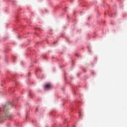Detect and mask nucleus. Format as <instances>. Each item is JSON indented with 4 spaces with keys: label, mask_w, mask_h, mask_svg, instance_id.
Masks as SVG:
<instances>
[{
    "label": "nucleus",
    "mask_w": 127,
    "mask_h": 127,
    "mask_svg": "<svg viewBox=\"0 0 127 127\" xmlns=\"http://www.w3.org/2000/svg\"><path fill=\"white\" fill-rule=\"evenodd\" d=\"M36 111H37V109H36Z\"/></svg>",
    "instance_id": "5"
},
{
    "label": "nucleus",
    "mask_w": 127,
    "mask_h": 127,
    "mask_svg": "<svg viewBox=\"0 0 127 127\" xmlns=\"http://www.w3.org/2000/svg\"><path fill=\"white\" fill-rule=\"evenodd\" d=\"M3 110L4 112H5L6 110L7 111V110H8V108L7 107V106H6V105H5L3 106Z\"/></svg>",
    "instance_id": "3"
},
{
    "label": "nucleus",
    "mask_w": 127,
    "mask_h": 127,
    "mask_svg": "<svg viewBox=\"0 0 127 127\" xmlns=\"http://www.w3.org/2000/svg\"><path fill=\"white\" fill-rule=\"evenodd\" d=\"M52 88V85L50 83L47 84L45 85V88L47 89H51Z\"/></svg>",
    "instance_id": "2"
},
{
    "label": "nucleus",
    "mask_w": 127,
    "mask_h": 127,
    "mask_svg": "<svg viewBox=\"0 0 127 127\" xmlns=\"http://www.w3.org/2000/svg\"><path fill=\"white\" fill-rule=\"evenodd\" d=\"M4 120H6V119H10V118H11V115L9 114L8 112L7 113H5V115L4 117H2Z\"/></svg>",
    "instance_id": "1"
},
{
    "label": "nucleus",
    "mask_w": 127,
    "mask_h": 127,
    "mask_svg": "<svg viewBox=\"0 0 127 127\" xmlns=\"http://www.w3.org/2000/svg\"><path fill=\"white\" fill-rule=\"evenodd\" d=\"M11 106H12V107H13V104L12 103H10Z\"/></svg>",
    "instance_id": "4"
}]
</instances>
